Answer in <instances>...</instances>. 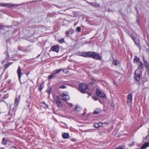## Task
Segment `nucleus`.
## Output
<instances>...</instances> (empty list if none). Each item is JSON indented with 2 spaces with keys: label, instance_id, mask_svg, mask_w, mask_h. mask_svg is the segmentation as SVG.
<instances>
[{
  "label": "nucleus",
  "instance_id": "f257e3e1",
  "mask_svg": "<svg viewBox=\"0 0 149 149\" xmlns=\"http://www.w3.org/2000/svg\"><path fill=\"white\" fill-rule=\"evenodd\" d=\"M141 71L139 69L136 70L135 72V78L137 81L140 80L141 77Z\"/></svg>",
  "mask_w": 149,
  "mask_h": 149
},
{
  "label": "nucleus",
  "instance_id": "f03ea898",
  "mask_svg": "<svg viewBox=\"0 0 149 149\" xmlns=\"http://www.w3.org/2000/svg\"><path fill=\"white\" fill-rule=\"evenodd\" d=\"M21 4H14L10 3H1L0 6L7 7L8 8L15 7V6H20Z\"/></svg>",
  "mask_w": 149,
  "mask_h": 149
},
{
  "label": "nucleus",
  "instance_id": "7ed1b4c3",
  "mask_svg": "<svg viewBox=\"0 0 149 149\" xmlns=\"http://www.w3.org/2000/svg\"><path fill=\"white\" fill-rule=\"evenodd\" d=\"M61 96L62 97V99L65 100H68L70 99V97L68 95V93L67 91H64L61 95Z\"/></svg>",
  "mask_w": 149,
  "mask_h": 149
},
{
  "label": "nucleus",
  "instance_id": "20e7f679",
  "mask_svg": "<svg viewBox=\"0 0 149 149\" xmlns=\"http://www.w3.org/2000/svg\"><path fill=\"white\" fill-rule=\"evenodd\" d=\"M87 86L84 84H82L79 85V91L82 93H84L85 90L87 88Z\"/></svg>",
  "mask_w": 149,
  "mask_h": 149
},
{
  "label": "nucleus",
  "instance_id": "39448f33",
  "mask_svg": "<svg viewBox=\"0 0 149 149\" xmlns=\"http://www.w3.org/2000/svg\"><path fill=\"white\" fill-rule=\"evenodd\" d=\"M96 94L97 95L102 97L103 98H106L105 95L104 93L100 91L98 89L96 90Z\"/></svg>",
  "mask_w": 149,
  "mask_h": 149
},
{
  "label": "nucleus",
  "instance_id": "423d86ee",
  "mask_svg": "<svg viewBox=\"0 0 149 149\" xmlns=\"http://www.w3.org/2000/svg\"><path fill=\"white\" fill-rule=\"evenodd\" d=\"M54 99L57 105L58 106H61V104L60 102L59 97L58 96H56L54 97Z\"/></svg>",
  "mask_w": 149,
  "mask_h": 149
},
{
  "label": "nucleus",
  "instance_id": "0eeeda50",
  "mask_svg": "<svg viewBox=\"0 0 149 149\" xmlns=\"http://www.w3.org/2000/svg\"><path fill=\"white\" fill-rule=\"evenodd\" d=\"M59 48L58 45H56L52 46L51 49V50L57 52L59 51Z\"/></svg>",
  "mask_w": 149,
  "mask_h": 149
},
{
  "label": "nucleus",
  "instance_id": "6e6552de",
  "mask_svg": "<svg viewBox=\"0 0 149 149\" xmlns=\"http://www.w3.org/2000/svg\"><path fill=\"white\" fill-rule=\"evenodd\" d=\"M92 58L100 60L101 58V57L97 53L93 52Z\"/></svg>",
  "mask_w": 149,
  "mask_h": 149
},
{
  "label": "nucleus",
  "instance_id": "1a4fd4ad",
  "mask_svg": "<svg viewBox=\"0 0 149 149\" xmlns=\"http://www.w3.org/2000/svg\"><path fill=\"white\" fill-rule=\"evenodd\" d=\"M21 69L20 68V66H19L18 69L17 70V73L18 76L19 78V80L20 81L21 80Z\"/></svg>",
  "mask_w": 149,
  "mask_h": 149
},
{
  "label": "nucleus",
  "instance_id": "9d476101",
  "mask_svg": "<svg viewBox=\"0 0 149 149\" xmlns=\"http://www.w3.org/2000/svg\"><path fill=\"white\" fill-rule=\"evenodd\" d=\"M132 95L131 94H129L128 95L127 97V102L130 103L132 102Z\"/></svg>",
  "mask_w": 149,
  "mask_h": 149
},
{
  "label": "nucleus",
  "instance_id": "9b49d317",
  "mask_svg": "<svg viewBox=\"0 0 149 149\" xmlns=\"http://www.w3.org/2000/svg\"><path fill=\"white\" fill-rule=\"evenodd\" d=\"M20 95L18 98H16L15 99V102H14V105L15 107H17V105H18L19 101L20 100Z\"/></svg>",
  "mask_w": 149,
  "mask_h": 149
},
{
  "label": "nucleus",
  "instance_id": "f8f14e48",
  "mask_svg": "<svg viewBox=\"0 0 149 149\" xmlns=\"http://www.w3.org/2000/svg\"><path fill=\"white\" fill-rule=\"evenodd\" d=\"M135 43L137 45L139 44V38L137 37H135L132 38Z\"/></svg>",
  "mask_w": 149,
  "mask_h": 149
},
{
  "label": "nucleus",
  "instance_id": "ddd939ff",
  "mask_svg": "<svg viewBox=\"0 0 149 149\" xmlns=\"http://www.w3.org/2000/svg\"><path fill=\"white\" fill-rule=\"evenodd\" d=\"M149 146V142L145 143L141 147L140 149H146Z\"/></svg>",
  "mask_w": 149,
  "mask_h": 149
},
{
  "label": "nucleus",
  "instance_id": "4468645a",
  "mask_svg": "<svg viewBox=\"0 0 149 149\" xmlns=\"http://www.w3.org/2000/svg\"><path fill=\"white\" fill-rule=\"evenodd\" d=\"M69 136V135L68 133H64L62 135V137L63 139H68Z\"/></svg>",
  "mask_w": 149,
  "mask_h": 149
},
{
  "label": "nucleus",
  "instance_id": "2eb2a0df",
  "mask_svg": "<svg viewBox=\"0 0 149 149\" xmlns=\"http://www.w3.org/2000/svg\"><path fill=\"white\" fill-rule=\"evenodd\" d=\"M93 52H87L88 55H87V57L92 58V56H93Z\"/></svg>",
  "mask_w": 149,
  "mask_h": 149
},
{
  "label": "nucleus",
  "instance_id": "dca6fc26",
  "mask_svg": "<svg viewBox=\"0 0 149 149\" xmlns=\"http://www.w3.org/2000/svg\"><path fill=\"white\" fill-rule=\"evenodd\" d=\"M62 70H63L61 68L56 70L54 71L53 73L55 75H56V74H58L60 72H61L62 71Z\"/></svg>",
  "mask_w": 149,
  "mask_h": 149
},
{
  "label": "nucleus",
  "instance_id": "f3484780",
  "mask_svg": "<svg viewBox=\"0 0 149 149\" xmlns=\"http://www.w3.org/2000/svg\"><path fill=\"white\" fill-rule=\"evenodd\" d=\"M113 63L114 65L116 66H118V65H120L119 62L117 60L113 61Z\"/></svg>",
  "mask_w": 149,
  "mask_h": 149
},
{
  "label": "nucleus",
  "instance_id": "a211bd4d",
  "mask_svg": "<svg viewBox=\"0 0 149 149\" xmlns=\"http://www.w3.org/2000/svg\"><path fill=\"white\" fill-rule=\"evenodd\" d=\"M81 109L82 108L78 105H77L75 107V110L77 111H81Z\"/></svg>",
  "mask_w": 149,
  "mask_h": 149
},
{
  "label": "nucleus",
  "instance_id": "6ab92c4d",
  "mask_svg": "<svg viewBox=\"0 0 149 149\" xmlns=\"http://www.w3.org/2000/svg\"><path fill=\"white\" fill-rule=\"evenodd\" d=\"M143 62L145 66H146L147 69L149 68V64L147 62V61H145L143 59Z\"/></svg>",
  "mask_w": 149,
  "mask_h": 149
},
{
  "label": "nucleus",
  "instance_id": "aec40b11",
  "mask_svg": "<svg viewBox=\"0 0 149 149\" xmlns=\"http://www.w3.org/2000/svg\"><path fill=\"white\" fill-rule=\"evenodd\" d=\"M56 76V75H55L54 73H53V74H51L50 75H49L48 78V79L49 80H50L51 79L53 78H54Z\"/></svg>",
  "mask_w": 149,
  "mask_h": 149
},
{
  "label": "nucleus",
  "instance_id": "412c9836",
  "mask_svg": "<svg viewBox=\"0 0 149 149\" xmlns=\"http://www.w3.org/2000/svg\"><path fill=\"white\" fill-rule=\"evenodd\" d=\"M2 144L6 145L7 144V140L5 138H3L2 139Z\"/></svg>",
  "mask_w": 149,
  "mask_h": 149
},
{
  "label": "nucleus",
  "instance_id": "4be33fe9",
  "mask_svg": "<svg viewBox=\"0 0 149 149\" xmlns=\"http://www.w3.org/2000/svg\"><path fill=\"white\" fill-rule=\"evenodd\" d=\"M143 64L141 62H140V64L139 65V67L137 68V69H139V70H141V69L143 68Z\"/></svg>",
  "mask_w": 149,
  "mask_h": 149
},
{
  "label": "nucleus",
  "instance_id": "5701e85b",
  "mask_svg": "<svg viewBox=\"0 0 149 149\" xmlns=\"http://www.w3.org/2000/svg\"><path fill=\"white\" fill-rule=\"evenodd\" d=\"M43 84H41L39 87L38 89L40 91H41L42 89H43Z\"/></svg>",
  "mask_w": 149,
  "mask_h": 149
},
{
  "label": "nucleus",
  "instance_id": "b1692460",
  "mask_svg": "<svg viewBox=\"0 0 149 149\" xmlns=\"http://www.w3.org/2000/svg\"><path fill=\"white\" fill-rule=\"evenodd\" d=\"M139 58L136 56H135V58L134 59V63H136L139 61Z\"/></svg>",
  "mask_w": 149,
  "mask_h": 149
},
{
  "label": "nucleus",
  "instance_id": "393cba45",
  "mask_svg": "<svg viewBox=\"0 0 149 149\" xmlns=\"http://www.w3.org/2000/svg\"><path fill=\"white\" fill-rule=\"evenodd\" d=\"M88 55L87 52H84L83 53H82L81 54H80V55H81L82 56H83L84 57H87V55Z\"/></svg>",
  "mask_w": 149,
  "mask_h": 149
},
{
  "label": "nucleus",
  "instance_id": "a878e982",
  "mask_svg": "<svg viewBox=\"0 0 149 149\" xmlns=\"http://www.w3.org/2000/svg\"><path fill=\"white\" fill-rule=\"evenodd\" d=\"M51 88L48 87L46 91V92L49 94L51 93Z\"/></svg>",
  "mask_w": 149,
  "mask_h": 149
},
{
  "label": "nucleus",
  "instance_id": "bb28decb",
  "mask_svg": "<svg viewBox=\"0 0 149 149\" xmlns=\"http://www.w3.org/2000/svg\"><path fill=\"white\" fill-rule=\"evenodd\" d=\"M60 43H63L65 42V41L64 39H61L58 41Z\"/></svg>",
  "mask_w": 149,
  "mask_h": 149
},
{
  "label": "nucleus",
  "instance_id": "cd10ccee",
  "mask_svg": "<svg viewBox=\"0 0 149 149\" xmlns=\"http://www.w3.org/2000/svg\"><path fill=\"white\" fill-rule=\"evenodd\" d=\"M101 109L100 108H97L94 111V112H100Z\"/></svg>",
  "mask_w": 149,
  "mask_h": 149
},
{
  "label": "nucleus",
  "instance_id": "c85d7f7f",
  "mask_svg": "<svg viewBox=\"0 0 149 149\" xmlns=\"http://www.w3.org/2000/svg\"><path fill=\"white\" fill-rule=\"evenodd\" d=\"M42 104L43 106L45 107V108H47L48 107V106L44 102H43Z\"/></svg>",
  "mask_w": 149,
  "mask_h": 149
},
{
  "label": "nucleus",
  "instance_id": "c756f323",
  "mask_svg": "<svg viewBox=\"0 0 149 149\" xmlns=\"http://www.w3.org/2000/svg\"><path fill=\"white\" fill-rule=\"evenodd\" d=\"M60 88L64 89L66 88V86L64 85H61L59 88Z\"/></svg>",
  "mask_w": 149,
  "mask_h": 149
},
{
  "label": "nucleus",
  "instance_id": "7c9ffc66",
  "mask_svg": "<svg viewBox=\"0 0 149 149\" xmlns=\"http://www.w3.org/2000/svg\"><path fill=\"white\" fill-rule=\"evenodd\" d=\"M5 27V26L3 25L0 24V29H3Z\"/></svg>",
  "mask_w": 149,
  "mask_h": 149
},
{
  "label": "nucleus",
  "instance_id": "2f4dec72",
  "mask_svg": "<svg viewBox=\"0 0 149 149\" xmlns=\"http://www.w3.org/2000/svg\"><path fill=\"white\" fill-rule=\"evenodd\" d=\"M77 29L78 32H80L81 31V28L80 27H77Z\"/></svg>",
  "mask_w": 149,
  "mask_h": 149
},
{
  "label": "nucleus",
  "instance_id": "473e14b6",
  "mask_svg": "<svg viewBox=\"0 0 149 149\" xmlns=\"http://www.w3.org/2000/svg\"><path fill=\"white\" fill-rule=\"evenodd\" d=\"M92 4L93 6H97V7H99L100 6V5L99 4H97L96 3H92Z\"/></svg>",
  "mask_w": 149,
  "mask_h": 149
},
{
  "label": "nucleus",
  "instance_id": "72a5a7b5",
  "mask_svg": "<svg viewBox=\"0 0 149 149\" xmlns=\"http://www.w3.org/2000/svg\"><path fill=\"white\" fill-rule=\"evenodd\" d=\"M94 126L95 128H97L98 127V123H95L94 124Z\"/></svg>",
  "mask_w": 149,
  "mask_h": 149
},
{
  "label": "nucleus",
  "instance_id": "f704fd0d",
  "mask_svg": "<svg viewBox=\"0 0 149 149\" xmlns=\"http://www.w3.org/2000/svg\"><path fill=\"white\" fill-rule=\"evenodd\" d=\"M99 127H102L103 126V123L101 122H100L98 123Z\"/></svg>",
  "mask_w": 149,
  "mask_h": 149
},
{
  "label": "nucleus",
  "instance_id": "c9c22d12",
  "mask_svg": "<svg viewBox=\"0 0 149 149\" xmlns=\"http://www.w3.org/2000/svg\"><path fill=\"white\" fill-rule=\"evenodd\" d=\"M70 33V31H66L65 33L67 36H68L69 35V33Z\"/></svg>",
  "mask_w": 149,
  "mask_h": 149
},
{
  "label": "nucleus",
  "instance_id": "e433bc0d",
  "mask_svg": "<svg viewBox=\"0 0 149 149\" xmlns=\"http://www.w3.org/2000/svg\"><path fill=\"white\" fill-rule=\"evenodd\" d=\"M70 31V33L71 34H72L74 33V31L73 30H69Z\"/></svg>",
  "mask_w": 149,
  "mask_h": 149
},
{
  "label": "nucleus",
  "instance_id": "4c0bfd02",
  "mask_svg": "<svg viewBox=\"0 0 149 149\" xmlns=\"http://www.w3.org/2000/svg\"><path fill=\"white\" fill-rule=\"evenodd\" d=\"M115 149H123L122 147H116Z\"/></svg>",
  "mask_w": 149,
  "mask_h": 149
},
{
  "label": "nucleus",
  "instance_id": "58836bf2",
  "mask_svg": "<svg viewBox=\"0 0 149 149\" xmlns=\"http://www.w3.org/2000/svg\"><path fill=\"white\" fill-rule=\"evenodd\" d=\"M146 72L148 74V75L149 76V68L147 69Z\"/></svg>",
  "mask_w": 149,
  "mask_h": 149
},
{
  "label": "nucleus",
  "instance_id": "ea45409f",
  "mask_svg": "<svg viewBox=\"0 0 149 149\" xmlns=\"http://www.w3.org/2000/svg\"><path fill=\"white\" fill-rule=\"evenodd\" d=\"M114 84L116 85V86H117L118 85V83L116 81H114L113 82Z\"/></svg>",
  "mask_w": 149,
  "mask_h": 149
},
{
  "label": "nucleus",
  "instance_id": "a19ab883",
  "mask_svg": "<svg viewBox=\"0 0 149 149\" xmlns=\"http://www.w3.org/2000/svg\"><path fill=\"white\" fill-rule=\"evenodd\" d=\"M92 98L95 101H96L97 100V98H96V97H93Z\"/></svg>",
  "mask_w": 149,
  "mask_h": 149
},
{
  "label": "nucleus",
  "instance_id": "79ce46f5",
  "mask_svg": "<svg viewBox=\"0 0 149 149\" xmlns=\"http://www.w3.org/2000/svg\"><path fill=\"white\" fill-rule=\"evenodd\" d=\"M100 112H93V114H98L100 113Z\"/></svg>",
  "mask_w": 149,
  "mask_h": 149
},
{
  "label": "nucleus",
  "instance_id": "37998d69",
  "mask_svg": "<svg viewBox=\"0 0 149 149\" xmlns=\"http://www.w3.org/2000/svg\"><path fill=\"white\" fill-rule=\"evenodd\" d=\"M85 114H86V113H84L82 114V115L83 116H84Z\"/></svg>",
  "mask_w": 149,
  "mask_h": 149
},
{
  "label": "nucleus",
  "instance_id": "c03bdc74",
  "mask_svg": "<svg viewBox=\"0 0 149 149\" xmlns=\"http://www.w3.org/2000/svg\"><path fill=\"white\" fill-rule=\"evenodd\" d=\"M132 143V144H130V145H131V146L133 145L134 144V143Z\"/></svg>",
  "mask_w": 149,
  "mask_h": 149
},
{
  "label": "nucleus",
  "instance_id": "a18cd8bd",
  "mask_svg": "<svg viewBox=\"0 0 149 149\" xmlns=\"http://www.w3.org/2000/svg\"><path fill=\"white\" fill-rule=\"evenodd\" d=\"M70 104V106H71V107H72V104Z\"/></svg>",
  "mask_w": 149,
  "mask_h": 149
},
{
  "label": "nucleus",
  "instance_id": "49530a36",
  "mask_svg": "<svg viewBox=\"0 0 149 149\" xmlns=\"http://www.w3.org/2000/svg\"><path fill=\"white\" fill-rule=\"evenodd\" d=\"M14 148L16 149H17V148L16 147H14Z\"/></svg>",
  "mask_w": 149,
  "mask_h": 149
}]
</instances>
